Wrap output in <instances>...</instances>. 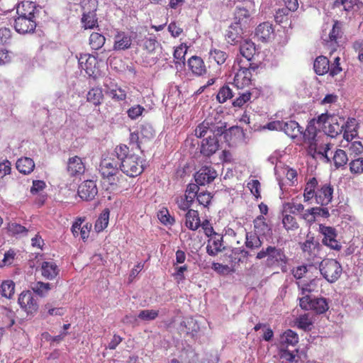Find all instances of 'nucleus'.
Listing matches in <instances>:
<instances>
[{"label": "nucleus", "instance_id": "603ef678", "mask_svg": "<svg viewBox=\"0 0 363 363\" xmlns=\"http://www.w3.org/2000/svg\"><path fill=\"white\" fill-rule=\"evenodd\" d=\"M144 111H145V108L139 104H137L129 108L126 113L129 118L131 120H136L142 116Z\"/></svg>", "mask_w": 363, "mask_h": 363}, {"label": "nucleus", "instance_id": "4c0bfd02", "mask_svg": "<svg viewBox=\"0 0 363 363\" xmlns=\"http://www.w3.org/2000/svg\"><path fill=\"white\" fill-rule=\"evenodd\" d=\"M109 220V211L108 209H105L100 214L99 217L96 220L95 223V230L97 232H101L104 230L108 224Z\"/></svg>", "mask_w": 363, "mask_h": 363}, {"label": "nucleus", "instance_id": "473e14b6", "mask_svg": "<svg viewBox=\"0 0 363 363\" xmlns=\"http://www.w3.org/2000/svg\"><path fill=\"white\" fill-rule=\"evenodd\" d=\"M189 69L196 75L203 74L205 71V65L202 59L197 56H192L188 61Z\"/></svg>", "mask_w": 363, "mask_h": 363}, {"label": "nucleus", "instance_id": "79ce46f5", "mask_svg": "<svg viewBox=\"0 0 363 363\" xmlns=\"http://www.w3.org/2000/svg\"><path fill=\"white\" fill-rule=\"evenodd\" d=\"M234 96L232 89L228 85L223 86L220 89L216 96V99L219 103L223 104L227 101L228 99H231Z\"/></svg>", "mask_w": 363, "mask_h": 363}, {"label": "nucleus", "instance_id": "a878e982", "mask_svg": "<svg viewBox=\"0 0 363 363\" xmlns=\"http://www.w3.org/2000/svg\"><path fill=\"white\" fill-rule=\"evenodd\" d=\"M255 43L248 39H245L240 42V54L246 58L247 63H250L252 57L255 53Z\"/></svg>", "mask_w": 363, "mask_h": 363}, {"label": "nucleus", "instance_id": "7ed1b4c3", "mask_svg": "<svg viewBox=\"0 0 363 363\" xmlns=\"http://www.w3.org/2000/svg\"><path fill=\"white\" fill-rule=\"evenodd\" d=\"M267 257V265L269 267H281L283 272L285 271L288 257L284 249L275 246L268 245L262 248L256 255V259H262Z\"/></svg>", "mask_w": 363, "mask_h": 363}, {"label": "nucleus", "instance_id": "c85d7f7f", "mask_svg": "<svg viewBox=\"0 0 363 363\" xmlns=\"http://www.w3.org/2000/svg\"><path fill=\"white\" fill-rule=\"evenodd\" d=\"M281 130L292 138H296L301 133V127L298 123L294 121H282Z\"/></svg>", "mask_w": 363, "mask_h": 363}, {"label": "nucleus", "instance_id": "1a4fd4ad", "mask_svg": "<svg viewBox=\"0 0 363 363\" xmlns=\"http://www.w3.org/2000/svg\"><path fill=\"white\" fill-rule=\"evenodd\" d=\"M239 69L235 74L233 83L238 89H242L250 84L252 71H255L257 66L252 63L240 65L238 63Z\"/></svg>", "mask_w": 363, "mask_h": 363}, {"label": "nucleus", "instance_id": "f704fd0d", "mask_svg": "<svg viewBox=\"0 0 363 363\" xmlns=\"http://www.w3.org/2000/svg\"><path fill=\"white\" fill-rule=\"evenodd\" d=\"M34 167L35 163L30 157L20 158L16 162L17 169L24 174H27L33 172Z\"/></svg>", "mask_w": 363, "mask_h": 363}, {"label": "nucleus", "instance_id": "a18cd8bd", "mask_svg": "<svg viewBox=\"0 0 363 363\" xmlns=\"http://www.w3.org/2000/svg\"><path fill=\"white\" fill-rule=\"evenodd\" d=\"M32 290L40 296H44L50 289V284L49 283H43L38 281L31 286Z\"/></svg>", "mask_w": 363, "mask_h": 363}, {"label": "nucleus", "instance_id": "6e6d98bb", "mask_svg": "<svg viewBox=\"0 0 363 363\" xmlns=\"http://www.w3.org/2000/svg\"><path fill=\"white\" fill-rule=\"evenodd\" d=\"M187 48L181 45L177 47L174 52V57L176 64L184 65V57L186 53Z\"/></svg>", "mask_w": 363, "mask_h": 363}, {"label": "nucleus", "instance_id": "a19ab883", "mask_svg": "<svg viewBox=\"0 0 363 363\" xmlns=\"http://www.w3.org/2000/svg\"><path fill=\"white\" fill-rule=\"evenodd\" d=\"M105 40V37L98 33H93L89 37V44L94 50L100 49L104 45Z\"/></svg>", "mask_w": 363, "mask_h": 363}, {"label": "nucleus", "instance_id": "9b49d317", "mask_svg": "<svg viewBox=\"0 0 363 363\" xmlns=\"http://www.w3.org/2000/svg\"><path fill=\"white\" fill-rule=\"evenodd\" d=\"M347 123L348 122H345L344 118L333 115L324 133L329 138H334L343 131Z\"/></svg>", "mask_w": 363, "mask_h": 363}, {"label": "nucleus", "instance_id": "2eb2a0df", "mask_svg": "<svg viewBox=\"0 0 363 363\" xmlns=\"http://www.w3.org/2000/svg\"><path fill=\"white\" fill-rule=\"evenodd\" d=\"M98 189L93 180H86L78 187V194L83 200H92L97 194Z\"/></svg>", "mask_w": 363, "mask_h": 363}, {"label": "nucleus", "instance_id": "9d476101", "mask_svg": "<svg viewBox=\"0 0 363 363\" xmlns=\"http://www.w3.org/2000/svg\"><path fill=\"white\" fill-rule=\"evenodd\" d=\"M299 305L304 310H313L319 314L325 313L329 308L328 303L325 298H312L308 295L300 298Z\"/></svg>", "mask_w": 363, "mask_h": 363}, {"label": "nucleus", "instance_id": "cd10ccee", "mask_svg": "<svg viewBox=\"0 0 363 363\" xmlns=\"http://www.w3.org/2000/svg\"><path fill=\"white\" fill-rule=\"evenodd\" d=\"M106 94L116 101H124L126 99V91L117 84H105Z\"/></svg>", "mask_w": 363, "mask_h": 363}, {"label": "nucleus", "instance_id": "5701e85b", "mask_svg": "<svg viewBox=\"0 0 363 363\" xmlns=\"http://www.w3.org/2000/svg\"><path fill=\"white\" fill-rule=\"evenodd\" d=\"M40 270L42 276L50 280L55 279L60 271L57 265L52 261L42 262Z\"/></svg>", "mask_w": 363, "mask_h": 363}, {"label": "nucleus", "instance_id": "69168bd1", "mask_svg": "<svg viewBox=\"0 0 363 363\" xmlns=\"http://www.w3.org/2000/svg\"><path fill=\"white\" fill-rule=\"evenodd\" d=\"M251 98V94L249 91L242 93L233 103L234 106L241 107Z\"/></svg>", "mask_w": 363, "mask_h": 363}, {"label": "nucleus", "instance_id": "4468645a", "mask_svg": "<svg viewBox=\"0 0 363 363\" xmlns=\"http://www.w3.org/2000/svg\"><path fill=\"white\" fill-rule=\"evenodd\" d=\"M14 28L16 32L21 34L33 32L36 28L35 18L17 17L14 20Z\"/></svg>", "mask_w": 363, "mask_h": 363}, {"label": "nucleus", "instance_id": "7c9ffc66", "mask_svg": "<svg viewBox=\"0 0 363 363\" xmlns=\"http://www.w3.org/2000/svg\"><path fill=\"white\" fill-rule=\"evenodd\" d=\"M315 73L318 75H323L330 71L329 60L326 57H318L313 64Z\"/></svg>", "mask_w": 363, "mask_h": 363}, {"label": "nucleus", "instance_id": "4be33fe9", "mask_svg": "<svg viewBox=\"0 0 363 363\" xmlns=\"http://www.w3.org/2000/svg\"><path fill=\"white\" fill-rule=\"evenodd\" d=\"M132 44V40L130 37L123 33V32H118L117 34L114 37V44H113V50H124L130 48Z\"/></svg>", "mask_w": 363, "mask_h": 363}, {"label": "nucleus", "instance_id": "a211bd4d", "mask_svg": "<svg viewBox=\"0 0 363 363\" xmlns=\"http://www.w3.org/2000/svg\"><path fill=\"white\" fill-rule=\"evenodd\" d=\"M79 67L84 69L89 76L95 74L96 70L97 59L89 54L81 55L79 60Z\"/></svg>", "mask_w": 363, "mask_h": 363}, {"label": "nucleus", "instance_id": "39448f33", "mask_svg": "<svg viewBox=\"0 0 363 363\" xmlns=\"http://www.w3.org/2000/svg\"><path fill=\"white\" fill-rule=\"evenodd\" d=\"M341 23L337 21H334L331 28L327 25L323 30L321 39L325 47L330 51L331 55L338 47L337 40L338 38H341Z\"/></svg>", "mask_w": 363, "mask_h": 363}, {"label": "nucleus", "instance_id": "864d4df0", "mask_svg": "<svg viewBox=\"0 0 363 363\" xmlns=\"http://www.w3.org/2000/svg\"><path fill=\"white\" fill-rule=\"evenodd\" d=\"M82 23L84 24V27L87 28H93L97 23V20L96 18V15L94 13L89 12L88 13H84L83 15L82 19Z\"/></svg>", "mask_w": 363, "mask_h": 363}, {"label": "nucleus", "instance_id": "ddd939ff", "mask_svg": "<svg viewBox=\"0 0 363 363\" xmlns=\"http://www.w3.org/2000/svg\"><path fill=\"white\" fill-rule=\"evenodd\" d=\"M218 176L216 171L211 167H202L194 174L195 182L200 186L211 183Z\"/></svg>", "mask_w": 363, "mask_h": 363}, {"label": "nucleus", "instance_id": "c03bdc74", "mask_svg": "<svg viewBox=\"0 0 363 363\" xmlns=\"http://www.w3.org/2000/svg\"><path fill=\"white\" fill-rule=\"evenodd\" d=\"M14 289L15 284L11 280H6L2 282L1 291L3 296L11 298L14 294Z\"/></svg>", "mask_w": 363, "mask_h": 363}, {"label": "nucleus", "instance_id": "052dcab7", "mask_svg": "<svg viewBox=\"0 0 363 363\" xmlns=\"http://www.w3.org/2000/svg\"><path fill=\"white\" fill-rule=\"evenodd\" d=\"M247 187L251 193L257 198H260V183L257 179H252L247 183Z\"/></svg>", "mask_w": 363, "mask_h": 363}, {"label": "nucleus", "instance_id": "13d9d810", "mask_svg": "<svg viewBox=\"0 0 363 363\" xmlns=\"http://www.w3.org/2000/svg\"><path fill=\"white\" fill-rule=\"evenodd\" d=\"M159 314V311L156 310H143L140 311L138 317L145 321L155 320Z\"/></svg>", "mask_w": 363, "mask_h": 363}, {"label": "nucleus", "instance_id": "bf43d9fd", "mask_svg": "<svg viewBox=\"0 0 363 363\" xmlns=\"http://www.w3.org/2000/svg\"><path fill=\"white\" fill-rule=\"evenodd\" d=\"M8 231L12 235L26 234L28 230L23 225L16 223H10L7 227Z\"/></svg>", "mask_w": 363, "mask_h": 363}, {"label": "nucleus", "instance_id": "4d7b16f0", "mask_svg": "<svg viewBox=\"0 0 363 363\" xmlns=\"http://www.w3.org/2000/svg\"><path fill=\"white\" fill-rule=\"evenodd\" d=\"M284 227L287 230H295L298 228V225L294 216L291 215H285L282 219Z\"/></svg>", "mask_w": 363, "mask_h": 363}, {"label": "nucleus", "instance_id": "680f3d73", "mask_svg": "<svg viewBox=\"0 0 363 363\" xmlns=\"http://www.w3.org/2000/svg\"><path fill=\"white\" fill-rule=\"evenodd\" d=\"M341 145L344 147H347L350 151L355 155H359L363 151V145L359 141L352 142L348 145H346L343 142H342Z\"/></svg>", "mask_w": 363, "mask_h": 363}, {"label": "nucleus", "instance_id": "8fccbe9b", "mask_svg": "<svg viewBox=\"0 0 363 363\" xmlns=\"http://www.w3.org/2000/svg\"><path fill=\"white\" fill-rule=\"evenodd\" d=\"M196 198L199 205L207 208L211 202L213 196L210 192L203 191L199 192Z\"/></svg>", "mask_w": 363, "mask_h": 363}, {"label": "nucleus", "instance_id": "3c124183", "mask_svg": "<svg viewBox=\"0 0 363 363\" xmlns=\"http://www.w3.org/2000/svg\"><path fill=\"white\" fill-rule=\"evenodd\" d=\"M350 170L352 174H360L363 173V157H359L350 162Z\"/></svg>", "mask_w": 363, "mask_h": 363}, {"label": "nucleus", "instance_id": "49530a36", "mask_svg": "<svg viewBox=\"0 0 363 363\" xmlns=\"http://www.w3.org/2000/svg\"><path fill=\"white\" fill-rule=\"evenodd\" d=\"M194 201L190 196L184 195V196H179L176 199L178 208L183 211H189Z\"/></svg>", "mask_w": 363, "mask_h": 363}, {"label": "nucleus", "instance_id": "6ab92c4d", "mask_svg": "<svg viewBox=\"0 0 363 363\" xmlns=\"http://www.w3.org/2000/svg\"><path fill=\"white\" fill-rule=\"evenodd\" d=\"M219 147L217 138L212 137L211 135L207 138L203 140L201 147V152L207 157L214 154Z\"/></svg>", "mask_w": 363, "mask_h": 363}, {"label": "nucleus", "instance_id": "412c9836", "mask_svg": "<svg viewBox=\"0 0 363 363\" xmlns=\"http://www.w3.org/2000/svg\"><path fill=\"white\" fill-rule=\"evenodd\" d=\"M67 171L72 176L83 174L85 171V165L82 158L78 156L70 157L67 163Z\"/></svg>", "mask_w": 363, "mask_h": 363}, {"label": "nucleus", "instance_id": "338daca9", "mask_svg": "<svg viewBox=\"0 0 363 363\" xmlns=\"http://www.w3.org/2000/svg\"><path fill=\"white\" fill-rule=\"evenodd\" d=\"M157 45V42L154 38H145L143 43V48L148 52L152 53L155 51Z\"/></svg>", "mask_w": 363, "mask_h": 363}, {"label": "nucleus", "instance_id": "6e6552de", "mask_svg": "<svg viewBox=\"0 0 363 363\" xmlns=\"http://www.w3.org/2000/svg\"><path fill=\"white\" fill-rule=\"evenodd\" d=\"M225 128L223 123L220 122L215 123L213 119L209 118L197 126L195 130V135L197 138H201L210 133L213 134V137L216 138L218 135H221L225 131Z\"/></svg>", "mask_w": 363, "mask_h": 363}, {"label": "nucleus", "instance_id": "f257e3e1", "mask_svg": "<svg viewBox=\"0 0 363 363\" xmlns=\"http://www.w3.org/2000/svg\"><path fill=\"white\" fill-rule=\"evenodd\" d=\"M303 137V142L308 147V152L313 157L321 155L327 162L330 161L328 152L333 147V144L330 143L328 135L320 130L306 128Z\"/></svg>", "mask_w": 363, "mask_h": 363}, {"label": "nucleus", "instance_id": "f8f14e48", "mask_svg": "<svg viewBox=\"0 0 363 363\" xmlns=\"http://www.w3.org/2000/svg\"><path fill=\"white\" fill-rule=\"evenodd\" d=\"M333 194V188L330 184H321L316 190L315 202L321 206H326L332 201Z\"/></svg>", "mask_w": 363, "mask_h": 363}, {"label": "nucleus", "instance_id": "b1692460", "mask_svg": "<svg viewBox=\"0 0 363 363\" xmlns=\"http://www.w3.org/2000/svg\"><path fill=\"white\" fill-rule=\"evenodd\" d=\"M254 232L259 236H264L272 233L271 227L266 223L263 216H257L253 221Z\"/></svg>", "mask_w": 363, "mask_h": 363}, {"label": "nucleus", "instance_id": "2f4dec72", "mask_svg": "<svg viewBox=\"0 0 363 363\" xmlns=\"http://www.w3.org/2000/svg\"><path fill=\"white\" fill-rule=\"evenodd\" d=\"M318 187V182L316 178H311L306 183L304 188V201H309L313 198H315L316 190Z\"/></svg>", "mask_w": 363, "mask_h": 363}, {"label": "nucleus", "instance_id": "20e7f679", "mask_svg": "<svg viewBox=\"0 0 363 363\" xmlns=\"http://www.w3.org/2000/svg\"><path fill=\"white\" fill-rule=\"evenodd\" d=\"M120 161L113 152L110 157L104 158L100 164L99 171L104 179L111 185H116L119 181L118 174H119Z\"/></svg>", "mask_w": 363, "mask_h": 363}, {"label": "nucleus", "instance_id": "423d86ee", "mask_svg": "<svg viewBox=\"0 0 363 363\" xmlns=\"http://www.w3.org/2000/svg\"><path fill=\"white\" fill-rule=\"evenodd\" d=\"M318 264L321 275L330 283L335 282L342 273L341 264L334 259H325Z\"/></svg>", "mask_w": 363, "mask_h": 363}, {"label": "nucleus", "instance_id": "e2e57ef3", "mask_svg": "<svg viewBox=\"0 0 363 363\" xmlns=\"http://www.w3.org/2000/svg\"><path fill=\"white\" fill-rule=\"evenodd\" d=\"M15 255L16 253L12 250H9L7 252H6L4 256V259H2L1 263L0 264V267L11 265L14 260Z\"/></svg>", "mask_w": 363, "mask_h": 363}, {"label": "nucleus", "instance_id": "5fc2aeb1", "mask_svg": "<svg viewBox=\"0 0 363 363\" xmlns=\"http://www.w3.org/2000/svg\"><path fill=\"white\" fill-rule=\"evenodd\" d=\"M281 340L288 345H294L298 342V336L294 331L288 330L283 334Z\"/></svg>", "mask_w": 363, "mask_h": 363}, {"label": "nucleus", "instance_id": "0e129e2a", "mask_svg": "<svg viewBox=\"0 0 363 363\" xmlns=\"http://www.w3.org/2000/svg\"><path fill=\"white\" fill-rule=\"evenodd\" d=\"M340 60V57L337 56L334 58V61L331 64V65H330L329 73L333 77L338 74L342 71Z\"/></svg>", "mask_w": 363, "mask_h": 363}, {"label": "nucleus", "instance_id": "393cba45", "mask_svg": "<svg viewBox=\"0 0 363 363\" xmlns=\"http://www.w3.org/2000/svg\"><path fill=\"white\" fill-rule=\"evenodd\" d=\"M35 4L32 1H23L16 6L17 17L35 18Z\"/></svg>", "mask_w": 363, "mask_h": 363}, {"label": "nucleus", "instance_id": "774afa93", "mask_svg": "<svg viewBox=\"0 0 363 363\" xmlns=\"http://www.w3.org/2000/svg\"><path fill=\"white\" fill-rule=\"evenodd\" d=\"M158 218L160 221L164 224H172L174 221L167 209H163L158 213Z\"/></svg>", "mask_w": 363, "mask_h": 363}, {"label": "nucleus", "instance_id": "0eeeda50", "mask_svg": "<svg viewBox=\"0 0 363 363\" xmlns=\"http://www.w3.org/2000/svg\"><path fill=\"white\" fill-rule=\"evenodd\" d=\"M320 243L315 240L314 238L308 237L305 242L301 243V248L303 252V256L311 263V266L317 264L319 263L320 259Z\"/></svg>", "mask_w": 363, "mask_h": 363}, {"label": "nucleus", "instance_id": "f03ea898", "mask_svg": "<svg viewBox=\"0 0 363 363\" xmlns=\"http://www.w3.org/2000/svg\"><path fill=\"white\" fill-rule=\"evenodd\" d=\"M113 155L120 161V169L127 176L136 177L143 172L144 161L137 155L129 154V148L126 145L116 146Z\"/></svg>", "mask_w": 363, "mask_h": 363}, {"label": "nucleus", "instance_id": "e433bc0d", "mask_svg": "<svg viewBox=\"0 0 363 363\" xmlns=\"http://www.w3.org/2000/svg\"><path fill=\"white\" fill-rule=\"evenodd\" d=\"M228 55L219 49H211L209 52V61L211 62H214L217 65H221L225 63Z\"/></svg>", "mask_w": 363, "mask_h": 363}, {"label": "nucleus", "instance_id": "dca6fc26", "mask_svg": "<svg viewBox=\"0 0 363 363\" xmlns=\"http://www.w3.org/2000/svg\"><path fill=\"white\" fill-rule=\"evenodd\" d=\"M18 303L27 313H33L38 309V303L30 291H23L18 297Z\"/></svg>", "mask_w": 363, "mask_h": 363}, {"label": "nucleus", "instance_id": "72a5a7b5", "mask_svg": "<svg viewBox=\"0 0 363 363\" xmlns=\"http://www.w3.org/2000/svg\"><path fill=\"white\" fill-rule=\"evenodd\" d=\"M332 116L333 115L328 113H322L317 118L311 120L307 128H313L315 130H318L316 128V125H318L319 128L326 129V124H328Z\"/></svg>", "mask_w": 363, "mask_h": 363}, {"label": "nucleus", "instance_id": "09e8293b", "mask_svg": "<svg viewBox=\"0 0 363 363\" xmlns=\"http://www.w3.org/2000/svg\"><path fill=\"white\" fill-rule=\"evenodd\" d=\"M312 323V319L308 314L301 315L296 321L297 326L304 330H309Z\"/></svg>", "mask_w": 363, "mask_h": 363}, {"label": "nucleus", "instance_id": "f3484780", "mask_svg": "<svg viewBox=\"0 0 363 363\" xmlns=\"http://www.w3.org/2000/svg\"><path fill=\"white\" fill-rule=\"evenodd\" d=\"M319 230L324 236L323 242L325 245L335 250H339L340 248V245L335 239L337 235L333 228L320 225Z\"/></svg>", "mask_w": 363, "mask_h": 363}, {"label": "nucleus", "instance_id": "c9c22d12", "mask_svg": "<svg viewBox=\"0 0 363 363\" xmlns=\"http://www.w3.org/2000/svg\"><path fill=\"white\" fill-rule=\"evenodd\" d=\"M86 99L95 106L101 104L104 99L102 89L100 87L91 89L86 94Z\"/></svg>", "mask_w": 363, "mask_h": 363}, {"label": "nucleus", "instance_id": "aec40b11", "mask_svg": "<svg viewBox=\"0 0 363 363\" xmlns=\"http://www.w3.org/2000/svg\"><path fill=\"white\" fill-rule=\"evenodd\" d=\"M255 35L262 42L270 40L274 36V28L269 22L259 24L255 30Z\"/></svg>", "mask_w": 363, "mask_h": 363}, {"label": "nucleus", "instance_id": "bb28decb", "mask_svg": "<svg viewBox=\"0 0 363 363\" xmlns=\"http://www.w3.org/2000/svg\"><path fill=\"white\" fill-rule=\"evenodd\" d=\"M186 226L191 230H196L201 225V220L197 211L189 209L185 215Z\"/></svg>", "mask_w": 363, "mask_h": 363}, {"label": "nucleus", "instance_id": "c756f323", "mask_svg": "<svg viewBox=\"0 0 363 363\" xmlns=\"http://www.w3.org/2000/svg\"><path fill=\"white\" fill-rule=\"evenodd\" d=\"M245 247L250 250H256L261 247L262 242L259 235L253 232H247L245 234Z\"/></svg>", "mask_w": 363, "mask_h": 363}, {"label": "nucleus", "instance_id": "37998d69", "mask_svg": "<svg viewBox=\"0 0 363 363\" xmlns=\"http://www.w3.org/2000/svg\"><path fill=\"white\" fill-rule=\"evenodd\" d=\"M333 160L336 168L343 167L348 161L345 152L340 149L335 151Z\"/></svg>", "mask_w": 363, "mask_h": 363}, {"label": "nucleus", "instance_id": "de8ad7c7", "mask_svg": "<svg viewBox=\"0 0 363 363\" xmlns=\"http://www.w3.org/2000/svg\"><path fill=\"white\" fill-rule=\"evenodd\" d=\"M279 357L282 362L284 363H298V357L294 352H290L287 350L281 349L279 351Z\"/></svg>", "mask_w": 363, "mask_h": 363}, {"label": "nucleus", "instance_id": "58836bf2", "mask_svg": "<svg viewBox=\"0 0 363 363\" xmlns=\"http://www.w3.org/2000/svg\"><path fill=\"white\" fill-rule=\"evenodd\" d=\"M242 26L238 23H233L227 31L226 37L233 43L238 42V38L242 33Z\"/></svg>", "mask_w": 363, "mask_h": 363}, {"label": "nucleus", "instance_id": "ea45409f", "mask_svg": "<svg viewBox=\"0 0 363 363\" xmlns=\"http://www.w3.org/2000/svg\"><path fill=\"white\" fill-rule=\"evenodd\" d=\"M250 12L245 8H237L235 12V19L236 21L234 23H238L242 26L247 23L250 18Z\"/></svg>", "mask_w": 363, "mask_h": 363}]
</instances>
